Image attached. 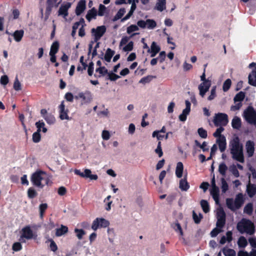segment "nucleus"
Here are the masks:
<instances>
[{
  "label": "nucleus",
  "mask_w": 256,
  "mask_h": 256,
  "mask_svg": "<svg viewBox=\"0 0 256 256\" xmlns=\"http://www.w3.org/2000/svg\"><path fill=\"white\" fill-rule=\"evenodd\" d=\"M230 152L232 154V158L240 162H244V159L243 153V146L240 142L238 136L234 138L230 142L229 144Z\"/></svg>",
  "instance_id": "obj_1"
},
{
  "label": "nucleus",
  "mask_w": 256,
  "mask_h": 256,
  "mask_svg": "<svg viewBox=\"0 0 256 256\" xmlns=\"http://www.w3.org/2000/svg\"><path fill=\"white\" fill-rule=\"evenodd\" d=\"M237 229L241 233L244 232L252 235L254 233L255 227L253 222L249 220L242 219L237 224Z\"/></svg>",
  "instance_id": "obj_2"
},
{
  "label": "nucleus",
  "mask_w": 256,
  "mask_h": 256,
  "mask_svg": "<svg viewBox=\"0 0 256 256\" xmlns=\"http://www.w3.org/2000/svg\"><path fill=\"white\" fill-rule=\"evenodd\" d=\"M206 66L207 65H204V72L200 76V80L202 82L198 86V88L200 90V95L202 98L204 97L211 86V81L206 78L205 68Z\"/></svg>",
  "instance_id": "obj_3"
},
{
  "label": "nucleus",
  "mask_w": 256,
  "mask_h": 256,
  "mask_svg": "<svg viewBox=\"0 0 256 256\" xmlns=\"http://www.w3.org/2000/svg\"><path fill=\"white\" fill-rule=\"evenodd\" d=\"M244 117L250 124H256V112L252 106H248L244 112Z\"/></svg>",
  "instance_id": "obj_4"
},
{
  "label": "nucleus",
  "mask_w": 256,
  "mask_h": 256,
  "mask_svg": "<svg viewBox=\"0 0 256 256\" xmlns=\"http://www.w3.org/2000/svg\"><path fill=\"white\" fill-rule=\"evenodd\" d=\"M46 173L42 170H37L31 176L30 180L32 184L38 187L42 188L44 185L42 184V180L44 179L43 175Z\"/></svg>",
  "instance_id": "obj_5"
},
{
  "label": "nucleus",
  "mask_w": 256,
  "mask_h": 256,
  "mask_svg": "<svg viewBox=\"0 0 256 256\" xmlns=\"http://www.w3.org/2000/svg\"><path fill=\"white\" fill-rule=\"evenodd\" d=\"M76 100H81V104H84L90 103L92 100V95L89 90L80 92L77 95L74 96Z\"/></svg>",
  "instance_id": "obj_6"
},
{
  "label": "nucleus",
  "mask_w": 256,
  "mask_h": 256,
  "mask_svg": "<svg viewBox=\"0 0 256 256\" xmlns=\"http://www.w3.org/2000/svg\"><path fill=\"white\" fill-rule=\"evenodd\" d=\"M228 122V116L224 113L216 114L214 119V123L216 126H226Z\"/></svg>",
  "instance_id": "obj_7"
},
{
  "label": "nucleus",
  "mask_w": 256,
  "mask_h": 256,
  "mask_svg": "<svg viewBox=\"0 0 256 256\" xmlns=\"http://www.w3.org/2000/svg\"><path fill=\"white\" fill-rule=\"evenodd\" d=\"M110 224L108 220L104 218H96L92 222V228L96 230L100 228H106Z\"/></svg>",
  "instance_id": "obj_8"
},
{
  "label": "nucleus",
  "mask_w": 256,
  "mask_h": 256,
  "mask_svg": "<svg viewBox=\"0 0 256 256\" xmlns=\"http://www.w3.org/2000/svg\"><path fill=\"white\" fill-rule=\"evenodd\" d=\"M22 234L20 236V240L22 242H25V240H24V238H26V240H30L32 239L34 237V233L30 226H26L24 228H22Z\"/></svg>",
  "instance_id": "obj_9"
},
{
  "label": "nucleus",
  "mask_w": 256,
  "mask_h": 256,
  "mask_svg": "<svg viewBox=\"0 0 256 256\" xmlns=\"http://www.w3.org/2000/svg\"><path fill=\"white\" fill-rule=\"evenodd\" d=\"M137 24L141 28H148L150 30L154 29L156 26V22L154 20L150 19H148L146 21L142 20H139Z\"/></svg>",
  "instance_id": "obj_10"
},
{
  "label": "nucleus",
  "mask_w": 256,
  "mask_h": 256,
  "mask_svg": "<svg viewBox=\"0 0 256 256\" xmlns=\"http://www.w3.org/2000/svg\"><path fill=\"white\" fill-rule=\"evenodd\" d=\"M58 110L59 117L60 120H70V117L68 116V112L69 110L68 108H66L64 102V100L61 102V104L58 106Z\"/></svg>",
  "instance_id": "obj_11"
},
{
  "label": "nucleus",
  "mask_w": 256,
  "mask_h": 256,
  "mask_svg": "<svg viewBox=\"0 0 256 256\" xmlns=\"http://www.w3.org/2000/svg\"><path fill=\"white\" fill-rule=\"evenodd\" d=\"M106 30V28L104 26H98L96 29H92V32L94 36L95 40H98L102 36Z\"/></svg>",
  "instance_id": "obj_12"
},
{
  "label": "nucleus",
  "mask_w": 256,
  "mask_h": 256,
  "mask_svg": "<svg viewBox=\"0 0 256 256\" xmlns=\"http://www.w3.org/2000/svg\"><path fill=\"white\" fill-rule=\"evenodd\" d=\"M246 148L248 157H252L254 152V143L253 141L248 140L246 142Z\"/></svg>",
  "instance_id": "obj_13"
},
{
  "label": "nucleus",
  "mask_w": 256,
  "mask_h": 256,
  "mask_svg": "<svg viewBox=\"0 0 256 256\" xmlns=\"http://www.w3.org/2000/svg\"><path fill=\"white\" fill-rule=\"evenodd\" d=\"M256 66V65H249L250 68ZM248 83L250 84L256 86V66L254 69L248 75Z\"/></svg>",
  "instance_id": "obj_14"
},
{
  "label": "nucleus",
  "mask_w": 256,
  "mask_h": 256,
  "mask_svg": "<svg viewBox=\"0 0 256 256\" xmlns=\"http://www.w3.org/2000/svg\"><path fill=\"white\" fill-rule=\"evenodd\" d=\"M160 50V46L156 42H153L150 46V48H148V52L150 54L151 57H154Z\"/></svg>",
  "instance_id": "obj_15"
},
{
  "label": "nucleus",
  "mask_w": 256,
  "mask_h": 256,
  "mask_svg": "<svg viewBox=\"0 0 256 256\" xmlns=\"http://www.w3.org/2000/svg\"><path fill=\"white\" fill-rule=\"evenodd\" d=\"M108 70L104 66H100L96 70V74L94 76L96 78H100L102 76H106Z\"/></svg>",
  "instance_id": "obj_16"
},
{
  "label": "nucleus",
  "mask_w": 256,
  "mask_h": 256,
  "mask_svg": "<svg viewBox=\"0 0 256 256\" xmlns=\"http://www.w3.org/2000/svg\"><path fill=\"white\" fill-rule=\"evenodd\" d=\"M210 194L216 204L219 202L220 190L218 186H212Z\"/></svg>",
  "instance_id": "obj_17"
},
{
  "label": "nucleus",
  "mask_w": 256,
  "mask_h": 256,
  "mask_svg": "<svg viewBox=\"0 0 256 256\" xmlns=\"http://www.w3.org/2000/svg\"><path fill=\"white\" fill-rule=\"evenodd\" d=\"M246 192L250 198H252L256 194V185L248 183L246 186Z\"/></svg>",
  "instance_id": "obj_18"
},
{
  "label": "nucleus",
  "mask_w": 256,
  "mask_h": 256,
  "mask_svg": "<svg viewBox=\"0 0 256 256\" xmlns=\"http://www.w3.org/2000/svg\"><path fill=\"white\" fill-rule=\"evenodd\" d=\"M180 188L182 191H187L190 188V184L186 179V176L180 180Z\"/></svg>",
  "instance_id": "obj_19"
},
{
  "label": "nucleus",
  "mask_w": 256,
  "mask_h": 256,
  "mask_svg": "<svg viewBox=\"0 0 256 256\" xmlns=\"http://www.w3.org/2000/svg\"><path fill=\"white\" fill-rule=\"evenodd\" d=\"M217 142L218 145L219 149L220 152H224L226 148V142L225 136H221L217 140Z\"/></svg>",
  "instance_id": "obj_20"
},
{
  "label": "nucleus",
  "mask_w": 256,
  "mask_h": 256,
  "mask_svg": "<svg viewBox=\"0 0 256 256\" xmlns=\"http://www.w3.org/2000/svg\"><path fill=\"white\" fill-rule=\"evenodd\" d=\"M86 8V1L84 0H80L76 8V13L77 15H80Z\"/></svg>",
  "instance_id": "obj_21"
},
{
  "label": "nucleus",
  "mask_w": 256,
  "mask_h": 256,
  "mask_svg": "<svg viewBox=\"0 0 256 256\" xmlns=\"http://www.w3.org/2000/svg\"><path fill=\"white\" fill-rule=\"evenodd\" d=\"M70 6V4L62 6L58 10V15L62 16L64 18H66L68 15V10Z\"/></svg>",
  "instance_id": "obj_22"
},
{
  "label": "nucleus",
  "mask_w": 256,
  "mask_h": 256,
  "mask_svg": "<svg viewBox=\"0 0 256 256\" xmlns=\"http://www.w3.org/2000/svg\"><path fill=\"white\" fill-rule=\"evenodd\" d=\"M166 8V0H158L156 4L155 8L162 12Z\"/></svg>",
  "instance_id": "obj_23"
},
{
  "label": "nucleus",
  "mask_w": 256,
  "mask_h": 256,
  "mask_svg": "<svg viewBox=\"0 0 256 256\" xmlns=\"http://www.w3.org/2000/svg\"><path fill=\"white\" fill-rule=\"evenodd\" d=\"M243 203V196L242 194H239L236 196L234 202L235 208L236 209L239 208H240Z\"/></svg>",
  "instance_id": "obj_24"
},
{
  "label": "nucleus",
  "mask_w": 256,
  "mask_h": 256,
  "mask_svg": "<svg viewBox=\"0 0 256 256\" xmlns=\"http://www.w3.org/2000/svg\"><path fill=\"white\" fill-rule=\"evenodd\" d=\"M24 35V31L22 30H16L12 34L14 40L17 42H20Z\"/></svg>",
  "instance_id": "obj_25"
},
{
  "label": "nucleus",
  "mask_w": 256,
  "mask_h": 256,
  "mask_svg": "<svg viewBox=\"0 0 256 256\" xmlns=\"http://www.w3.org/2000/svg\"><path fill=\"white\" fill-rule=\"evenodd\" d=\"M68 232V228L66 226L61 225L60 228L56 229V236H62Z\"/></svg>",
  "instance_id": "obj_26"
},
{
  "label": "nucleus",
  "mask_w": 256,
  "mask_h": 256,
  "mask_svg": "<svg viewBox=\"0 0 256 256\" xmlns=\"http://www.w3.org/2000/svg\"><path fill=\"white\" fill-rule=\"evenodd\" d=\"M184 170V166L182 162H178L176 164V174L178 178H180L182 176Z\"/></svg>",
  "instance_id": "obj_27"
},
{
  "label": "nucleus",
  "mask_w": 256,
  "mask_h": 256,
  "mask_svg": "<svg viewBox=\"0 0 256 256\" xmlns=\"http://www.w3.org/2000/svg\"><path fill=\"white\" fill-rule=\"evenodd\" d=\"M97 15V10L94 8L89 10L86 15V20L90 22L92 19L96 18Z\"/></svg>",
  "instance_id": "obj_28"
},
{
  "label": "nucleus",
  "mask_w": 256,
  "mask_h": 256,
  "mask_svg": "<svg viewBox=\"0 0 256 256\" xmlns=\"http://www.w3.org/2000/svg\"><path fill=\"white\" fill-rule=\"evenodd\" d=\"M242 125L241 120L238 116H234L232 122V127L234 129L238 130Z\"/></svg>",
  "instance_id": "obj_29"
},
{
  "label": "nucleus",
  "mask_w": 256,
  "mask_h": 256,
  "mask_svg": "<svg viewBox=\"0 0 256 256\" xmlns=\"http://www.w3.org/2000/svg\"><path fill=\"white\" fill-rule=\"evenodd\" d=\"M120 76L114 74L113 72H108V74L105 78L106 80H110V81H116L118 79Z\"/></svg>",
  "instance_id": "obj_30"
},
{
  "label": "nucleus",
  "mask_w": 256,
  "mask_h": 256,
  "mask_svg": "<svg viewBox=\"0 0 256 256\" xmlns=\"http://www.w3.org/2000/svg\"><path fill=\"white\" fill-rule=\"evenodd\" d=\"M200 204L202 209L203 212L206 214L210 212V205L207 200H202L200 202Z\"/></svg>",
  "instance_id": "obj_31"
},
{
  "label": "nucleus",
  "mask_w": 256,
  "mask_h": 256,
  "mask_svg": "<svg viewBox=\"0 0 256 256\" xmlns=\"http://www.w3.org/2000/svg\"><path fill=\"white\" fill-rule=\"evenodd\" d=\"M218 172L223 176H225L226 172L228 170V166L224 162L220 163L218 166Z\"/></svg>",
  "instance_id": "obj_32"
},
{
  "label": "nucleus",
  "mask_w": 256,
  "mask_h": 256,
  "mask_svg": "<svg viewBox=\"0 0 256 256\" xmlns=\"http://www.w3.org/2000/svg\"><path fill=\"white\" fill-rule=\"evenodd\" d=\"M114 52L110 48H108L104 56V59L107 62H110L112 56L114 55Z\"/></svg>",
  "instance_id": "obj_33"
},
{
  "label": "nucleus",
  "mask_w": 256,
  "mask_h": 256,
  "mask_svg": "<svg viewBox=\"0 0 256 256\" xmlns=\"http://www.w3.org/2000/svg\"><path fill=\"white\" fill-rule=\"evenodd\" d=\"M194 145L195 146L194 147V149L196 148L195 146H196L199 147L201 149H202V150L204 152H206V151L208 150V148H206V146H207V143L206 142H204L202 144H200V143L198 140H194Z\"/></svg>",
  "instance_id": "obj_34"
},
{
  "label": "nucleus",
  "mask_w": 256,
  "mask_h": 256,
  "mask_svg": "<svg viewBox=\"0 0 256 256\" xmlns=\"http://www.w3.org/2000/svg\"><path fill=\"white\" fill-rule=\"evenodd\" d=\"M222 252L225 256H236V253L234 250L231 248H222Z\"/></svg>",
  "instance_id": "obj_35"
},
{
  "label": "nucleus",
  "mask_w": 256,
  "mask_h": 256,
  "mask_svg": "<svg viewBox=\"0 0 256 256\" xmlns=\"http://www.w3.org/2000/svg\"><path fill=\"white\" fill-rule=\"evenodd\" d=\"M59 48V44L58 42H54L50 48V55H54L57 52Z\"/></svg>",
  "instance_id": "obj_36"
},
{
  "label": "nucleus",
  "mask_w": 256,
  "mask_h": 256,
  "mask_svg": "<svg viewBox=\"0 0 256 256\" xmlns=\"http://www.w3.org/2000/svg\"><path fill=\"white\" fill-rule=\"evenodd\" d=\"M253 211V205L250 202L246 205L244 208V212L248 215H251Z\"/></svg>",
  "instance_id": "obj_37"
},
{
  "label": "nucleus",
  "mask_w": 256,
  "mask_h": 256,
  "mask_svg": "<svg viewBox=\"0 0 256 256\" xmlns=\"http://www.w3.org/2000/svg\"><path fill=\"white\" fill-rule=\"evenodd\" d=\"M245 97V93L243 92H240L238 93L236 96H234V102H242Z\"/></svg>",
  "instance_id": "obj_38"
},
{
  "label": "nucleus",
  "mask_w": 256,
  "mask_h": 256,
  "mask_svg": "<svg viewBox=\"0 0 256 256\" xmlns=\"http://www.w3.org/2000/svg\"><path fill=\"white\" fill-rule=\"evenodd\" d=\"M216 216L217 218L226 220V214L222 208H220L218 210Z\"/></svg>",
  "instance_id": "obj_39"
},
{
  "label": "nucleus",
  "mask_w": 256,
  "mask_h": 256,
  "mask_svg": "<svg viewBox=\"0 0 256 256\" xmlns=\"http://www.w3.org/2000/svg\"><path fill=\"white\" fill-rule=\"evenodd\" d=\"M202 218L203 216L202 214L200 213L199 215L198 216L194 210L192 211V218L196 224H200Z\"/></svg>",
  "instance_id": "obj_40"
},
{
  "label": "nucleus",
  "mask_w": 256,
  "mask_h": 256,
  "mask_svg": "<svg viewBox=\"0 0 256 256\" xmlns=\"http://www.w3.org/2000/svg\"><path fill=\"white\" fill-rule=\"evenodd\" d=\"M238 244L240 248H245L248 244L246 239L243 236H240Z\"/></svg>",
  "instance_id": "obj_41"
},
{
  "label": "nucleus",
  "mask_w": 256,
  "mask_h": 256,
  "mask_svg": "<svg viewBox=\"0 0 256 256\" xmlns=\"http://www.w3.org/2000/svg\"><path fill=\"white\" fill-rule=\"evenodd\" d=\"M91 170L89 169L85 170V176L86 178H90L92 180H96L98 178V176L96 174H92Z\"/></svg>",
  "instance_id": "obj_42"
},
{
  "label": "nucleus",
  "mask_w": 256,
  "mask_h": 256,
  "mask_svg": "<svg viewBox=\"0 0 256 256\" xmlns=\"http://www.w3.org/2000/svg\"><path fill=\"white\" fill-rule=\"evenodd\" d=\"M48 208V204H42L40 205V216L41 219L43 218L44 213Z\"/></svg>",
  "instance_id": "obj_43"
},
{
  "label": "nucleus",
  "mask_w": 256,
  "mask_h": 256,
  "mask_svg": "<svg viewBox=\"0 0 256 256\" xmlns=\"http://www.w3.org/2000/svg\"><path fill=\"white\" fill-rule=\"evenodd\" d=\"M155 78L156 76H148L142 78L139 81V82L145 84H146L149 83L154 78Z\"/></svg>",
  "instance_id": "obj_44"
},
{
  "label": "nucleus",
  "mask_w": 256,
  "mask_h": 256,
  "mask_svg": "<svg viewBox=\"0 0 256 256\" xmlns=\"http://www.w3.org/2000/svg\"><path fill=\"white\" fill-rule=\"evenodd\" d=\"M38 194L36 190L32 187L30 188L28 190V196L30 198H36Z\"/></svg>",
  "instance_id": "obj_45"
},
{
  "label": "nucleus",
  "mask_w": 256,
  "mask_h": 256,
  "mask_svg": "<svg viewBox=\"0 0 256 256\" xmlns=\"http://www.w3.org/2000/svg\"><path fill=\"white\" fill-rule=\"evenodd\" d=\"M220 181L222 182L221 188L222 192L225 193L228 189V185L224 177L221 178Z\"/></svg>",
  "instance_id": "obj_46"
},
{
  "label": "nucleus",
  "mask_w": 256,
  "mask_h": 256,
  "mask_svg": "<svg viewBox=\"0 0 256 256\" xmlns=\"http://www.w3.org/2000/svg\"><path fill=\"white\" fill-rule=\"evenodd\" d=\"M94 42H92L89 44V54L92 52V57H94V56L96 54V48L99 46V42H97L96 44V46L94 50H92V45L94 44Z\"/></svg>",
  "instance_id": "obj_47"
},
{
  "label": "nucleus",
  "mask_w": 256,
  "mask_h": 256,
  "mask_svg": "<svg viewBox=\"0 0 256 256\" xmlns=\"http://www.w3.org/2000/svg\"><path fill=\"white\" fill-rule=\"evenodd\" d=\"M230 171L233 174L236 178H238L240 176L239 172L236 166L234 164L231 166L229 168Z\"/></svg>",
  "instance_id": "obj_48"
},
{
  "label": "nucleus",
  "mask_w": 256,
  "mask_h": 256,
  "mask_svg": "<svg viewBox=\"0 0 256 256\" xmlns=\"http://www.w3.org/2000/svg\"><path fill=\"white\" fill-rule=\"evenodd\" d=\"M198 133L200 136L202 138H206L208 136L207 131L202 128H198Z\"/></svg>",
  "instance_id": "obj_49"
},
{
  "label": "nucleus",
  "mask_w": 256,
  "mask_h": 256,
  "mask_svg": "<svg viewBox=\"0 0 256 256\" xmlns=\"http://www.w3.org/2000/svg\"><path fill=\"white\" fill-rule=\"evenodd\" d=\"M41 136L40 132H36L32 134V141L35 143H38L40 142Z\"/></svg>",
  "instance_id": "obj_50"
},
{
  "label": "nucleus",
  "mask_w": 256,
  "mask_h": 256,
  "mask_svg": "<svg viewBox=\"0 0 256 256\" xmlns=\"http://www.w3.org/2000/svg\"><path fill=\"white\" fill-rule=\"evenodd\" d=\"M226 204L228 208L232 210H234L236 208L233 200L232 198H226Z\"/></svg>",
  "instance_id": "obj_51"
},
{
  "label": "nucleus",
  "mask_w": 256,
  "mask_h": 256,
  "mask_svg": "<svg viewBox=\"0 0 256 256\" xmlns=\"http://www.w3.org/2000/svg\"><path fill=\"white\" fill-rule=\"evenodd\" d=\"M186 108L182 110V113L186 116L188 115L190 111L191 104L189 100H186L185 101Z\"/></svg>",
  "instance_id": "obj_52"
},
{
  "label": "nucleus",
  "mask_w": 256,
  "mask_h": 256,
  "mask_svg": "<svg viewBox=\"0 0 256 256\" xmlns=\"http://www.w3.org/2000/svg\"><path fill=\"white\" fill-rule=\"evenodd\" d=\"M231 84H232V82L230 79L228 78V79H227L226 80L224 81V82L223 86H222L223 90L224 92L228 91L230 87Z\"/></svg>",
  "instance_id": "obj_53"
},
{
  "label": "nucleus",
  "mask_w": 256,
  "mask_h": 256,
  "mask_svg": "<svg viewBox=\"0 0 256 256\" xmlns=\"http://www.w3.org/2000/svg\"><path fill=\"white\" fill-rule=\"evenodd\" d=\"M138 25H131L127 28L126 32L128 34H131L134 32H135L136 31H138L139 28L138 27Z\"/></svg>",
  "instance_id": "obj_54"
},
{
  "label": "nucleus",
  "mask_w": 256,
  "mask_h": 256,
  "mask_svg": "<svg viewBox=\"0 0 256 256\" xmlns=\"http://www.w3.org/2000/svg\"><path fill=\"white\" fill-rule=\"evenodd\" d=\"M224 130V128L222 126H220L218 128L216 132L213 134V136L215 138H220L221 136H224L221 134V133Z\"/></svg>",
  "instance_id": "obj_55"
},
{
  "label": "nucleus",
  "mask_w": 256,
  "mask_h": 256,
  "mask_svg": "<svg viewBox=\"0 0 256 256\" xmlns=\"http://www.w3.org/2000/svg\"><path fill=\"white\" fill-rule=\"evenodd\" d=\"M74 232L78 240L82 239L83 236L86 234V232L82 229L75 228Z\"/></svg>",
  "instance_id": "obj_56"
},
{
  "label": "nucleus",
  "mask_w": 256,
  "mask_h": 256,
  "mask_svg": "<svg viewBox=\"0 0 256 256\" xmlns=\"http://www.w3.org/2000/svg\"><path fill=\"white\" fill-rule=\"evenodd\" d=\"M14 88L16 91H18L22 90L21 84L19 82L17 76L14 82Z\"/></svg>",
  "instance_id": "obj_57"
},
{
  "label": "nucleus",
  "mask_w": 256,
  "mask_h": 256,
  "mask_svg": "<svg viewBox=\"0 0 256 256\" xmlns=\"http://www.w3.org/2000/svg\"><path fill=\"white\" fill-rule=\"evenodd\" d=\"M216 96V86H214L210 90V94L208 98V100H214Z\"/></svg>",
  "instance_id": "obj_58"
},
{
  "label": "nucleus",
  "mask_w": 256,
  "mask_h": 256,
  "mask_svg": "<svg viewBox=\"0 0 256 256\" xmlns=\"http://www.w3.org/2000/svg\"><path fill=\"white\" fill-rule=\"evenodd\" d=\"M222 228H220L218 227L214 228L210 232V236L212 237H216L217 235L222 232Z\"/></svg>",
  "instance_id": "obj_59"
},
{
  "label": "nucleus",
  "mask_w": 256,
  "mask_h": 256,
  "mask_svg": "<svg viewBox=\"0 0 256 256\" xmlns=\"http://www.w3.org/2000/svg\"><path fill=\"white\" fill-rule=\"evenodd\" d=\"M64 98L69 102H73L74 96H73L72 93L68 92L65 94Z\"/></svg>",
  "instance_id": "obj_60"
},
{
  "label": "nucleus",
  "mask_w": 256,
  "mask_h": 256,
  "mask_svg": "<svg viewBox=\"0 0 256 256\" xmlns=\"http://www.w3.org/2000/svg\"><path fill=\"white\" fill-rule=\"evenodd\" d=\"M155 152L158 154L160 158L162 157L163 154V152L161 147V142H158L156 148L155 150Z\"/></svg>",
  "instance_id": "obj_61"
},
{
  "label": "nucleus",
  "mask_w": 256,
  "mask_h": 256,
  "mask_svg": "<svg viewBox=\"0 0 256 256\" xmlns=\"http://www.w3.org/2000/svg\"><path fill=\"white\" fill-rule=\"evenodd\" d=\"M134 43L132 42H129L127 44L122 48V50L125 52H129L132 50Z\"/></svg>",
  "instance_id": "obj_62"
},
{
  "label": "nucleus",
  "mask_w": 256,
  "mask_h": 256,
  "mask_svg": "<svg viewBox=\"0 0 256 256\" xmlns=\"http://www.w3.org/2000/svg\"><path fill=\"white\" fill-rule=\"evenodd\" d=\"M49 242H50V250L55 252L58 250L56 244L52 239H49Z\"/></svg>",
  "instance_id": "obj_63"
},
{
  "label": "nucleus",
  "mask_w": 256,
  "mask_h": 256,
  "mask_svg": "<svg viewBox=\"0 0 256 256\" xmlns=\"http://www.w3.org/2000/svg\"><path fill=\"white\" fill-rule=\"evenodd\" d=\"M226 220L217 218V222L216 223V227L220 228H222L226 224Z\"/></svg>",
  "instance_id": "obj_64"
}]
</instances>
